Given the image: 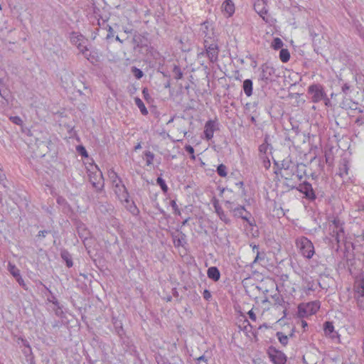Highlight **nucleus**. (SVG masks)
I'll list each match as a JSON object with an SVG mask.
<instances>
[{
	"label": "nucleus",
	"instance_id": "nucleus-1",
	"mask_svg": "<svg viewBox=\"0 0 364 364\" xmlns=\"http://www.w3.org/2000/svg\"><path fill=\"white\" fill-rule=\"evenodd\" d=\"M229 185L231 186L229 191L234 192L237 198H242L245 196L242 176L240 172L231 173L229 176Z\"/></svg>",
	"mask_w": 364,
	"mask_h": 364
},
{
	"label": "nucleus",
	"instance_id": "nucleus-2",
	"mask_svg": "<svg viewBox=\"0 0 364 364\" xmlns=\"http://www.w3.org/2000/svg\"><path fill=\"white\" fill-rule=\"evenodd\" d=\"M343 225L344 223L341 221L338 217L333 218V219L330 221V235L333 238H334L338 245H339L341 242H343L345 239Z\"/></svg>",
	"mask_w": 364,
	"mask_h": 364
},
{
	"label": "nucleus",
	"instance_id": "nucleus-3",
	"mask_svg": "<svg viewBox=\"0 0 364 364\" xmlns=\"http://www.w3.org/2000/svg\"><path fill=\"white\" fill-rule=\"evenodd\" d=\"M296 246L299 249L300 253L307 259H311L315 252L313 243L304 236L296 240Z\"/></svg>",
	"mask_w": 364,
	"mask_h": 364
},
{
	"label": "nucleus",
	"instance_id": "nucleus-4",
	"mask_svg": "<svg viewBox=\"0 0 364 364\" xmlns=\"http://www.w3.org/2000/svg\"><path fill=\"white\" fill-rule=\"evenodd\" d=\"M309 98L314 103H318L322 101L326 95L322 85L316 83L309 86L307 90Z\"/></svg>",
	"mask_w": 364,
	"mask_h": 364
},
{
	"label": "nucleus",
	"instance_id": "nucleus-5",
	"mask_svg": "<svg viewBox=\"0 0 364 364\" xmlns=\"http://www.w3.org/2000/svg\"><path fill=\"white\" fill-rule=\"evenodd\" d=\"M70 41L73 44L77 46L80 51L87 60H90V55L87 54L88 49L86 46L87 39L82 35L73 33L70 37Z\"/></svg>",
	"mask_w": 364,
	"mask_h": 364
},
{
	"label": "nucleus",
	"instance_id": "nucleus-6",
	"mask_svg": "<svg viewBox=\"0 0 364 364\" xmlns=\"http://www.w3.org/2000/svg\"><path fill=\"white\" fill-rule=\"evenodd\" d=\"M267 353L269 358L274 364H286L287 355L281 350L271 346L268 348Z\"/></svg>",
	"mask_w": 364,
	"mask_h": 364
},
{
	"label": "nucleus",
	"instance_id": "nucleus-7",
	"mask_svg": "<svg viewBox=\"0 0 364 364\" xmlns=\"http://www.w3.org/2000/svg\"><path fill=\"white\" fill-rule=\"evenodd\" d=\"M320 309V302L318 301H311L306 304L299 305L298 309L301 316L313 315Z\"/></svg>",
	"mask_w": 364,
	"mask_h": 364
},
{
	"label": "nucleus",
	"instance_id": "nucleus-8",
	"mask_svg": "<svg viewBox=\"0 0 364 364\" xmlns=\"http://www.w3.org/2000/svg\"><path fill=\"white\" fill-rule=\"evenodd\" d=\"M233 215L235 218H240L242 220L247 222L248 225L252 228V230L253 231V227L255 225V221L254 219L251 220L252 215L250 212H248L244 206L240 205L238 207L235 208L232 210Z\"/></svg>",
	"mask_w": 364,
	"mask_h": 364
},
{
	"label": "nucleus",
	"instance_id": "nucleus-9",
	"mask_svg": "<svg viewBox=\"0 0 364 364\" xmlns=\"http://www.w3.org/2000/svg\"><path fill=\"white\" fill-rule=\"evenodd\" d=\"M261 70L262 71L259 77V80L262 82V87H264L269 81H271L270 77L274 75L275 70L273 67L266 63L262 65Z\"/></svg>",
	"mask_w": 364,
	"mask_h": 364
},
{
	"label": "nucleus",
	"instance_id": "nucleus-10",
	"mask_svg": "<svg viewBox=\"0 0 364 364\" xmlns=\"http://www.w3.org/2000/svg\"><path fill=\"white\" fill-rule=\"evenodd\" d=\"M218 129V123L215 119L208 120L204 127V134L207 140L213 137L214 132Z\"/></svg>",
	"mask_w": 364,
	"mask_h": 364
},
{
	"label": "nucleus",
	"instance_id": "nucleus-11",
	"mask_svg": "<svg viewBox=\"0 0 364 364\" xmlns=\"http://www.w3.org/2000/svg\"><path fill=\"white\" fill-rule=\"evenodd\" d=\"M298 190L305 196L306 198L310 200H314L316 198L312 186L309 182L305 181L300 184Z\"/></svg>",
	"mask_w": 364,
	"mask_h": 364
},
{
	"label": "nucleus",
	"instance_id": "nucleus-12",
	"mask_svg": "<svg viewBox=\"0 0 364 364\" xmlns=\"http://www.w3.org/2000/svg\"><path fill=\"white\" fill-rule=\"evenodd\" d=\"M300 167H302L303 168H305V165H304L302 164H296V166H295L294 168H291V169L290 171L284 170V171H279V172H278L277 171H275L274 173L276 174H280L281 176L283 178H284L286 181H291L293 179V176L296 173V171H298V169Z\"/></svg>",
	"mask_w": 364,
	"mask_h": 364
},
{
	"label": "nucleus",
	"instance_id": "nucleus-13",
	"mask_svg": "<svg viewBox=\"0 0 364 364\" xmlns=\"http://www.w3.org/2000/svg\"><path fill=\"white\" fill-rule=\"evenodd\" d=\"M267 0H257L254 4V9H255V11L264 20H265V16H264L267 14Z\"/></svg>",
	"mask_w": 364,
	"mask_h": 364
},
{
	"label": "nucleus",
	"instance_id": "nucleus-14",
	"mask_svg": "<svg viewBox=\"0 0 364 364\" xmlns=\"http://www.w3.org/2000/svg\"><path fill=\"white\" fill-rule=\"evenodd\" d=\"M356 299L358 306L360 309H364V280H362L358 284L356 291Z\"/></svg>",
	"mask_w": 364,
	"mask_h": 364
},
{
	"label": "nucleus",
	"instance_id": "nucleus-15",
	"mask_svg": "<svg viewBox=\"0 0 364 364\" xmlns=\"http://www.w3.org/2000/svg\"><path fill=\"white\" fill-rule=\"evenodd\" d=\"M323 331L326 336H329L332 339L339 337L338 333L334 330L333 323L331 321H326L323 323Z\"/></svg>",
	"mask_w": 364,
	"mask_h": 364
},
{
	"label": "nucleus",
	"instance_id": "nucleus-16",
	"mask_svg": "<svg viewBox=\"0 0 364 364\" xmlns=\"http://www.w3.org/2000/svg\"><path fill=\"white\" fill-rule=\"evenodd\" d=\"M274 165L278 167L277 171H284V170L290 171L291 168L296 166V164L292 163L291 161L283 160L282 164L279 165L278 162L274 161Z\"/></svg>",
	"mask_w": 364,
	"mask_h": 364
},
{
	"label": "nucleus",
	"instance_id": "nucleus-17",
	"mask_svg": "<svg viewBox=\"0 0 364 364\" xmlns=\"http://www.w3.org/2000/svg\"><path fill=\"white\" fill-rule=\"evenodd\" d=\"M342 107L346 109H349L351 110H357L358 109L359 112H363V110L358 108V104L355 102L352 101L351 100H344L342 102Z\"/></svg>",
	"mask_w": 364,
	"mask_h": 364
},
{
	"label": "nucleus",
	"instance_id": "nucleus-18",
	"mask_svg": "<svg viewBox=\"0 0 364 364\" xmlns=\"http://www.w3.org/2000/svg\"><path fill=\"white\" fill-rule=\"evenodd\" d=\"M242 89L245 94L250 97L252 95V81L250 79H246L242 84Z\"/></svg>",
	"mask_w": 364,
	"mask_h": 364
},
{
	"label": "nucleus",
	"instance_id": "nucleus-19",
	"mask_svg": "<svg viewBox=\"0 0 364 364\" xmlns=\"http://www.w3.org/2000/svg\"><path fill=\"white\" fill-rule=\"evenodd\" d=\"M207 274L210 279L214 281H218L220 279L219 270L215 267L208 268Z\"/></svg>",
	"mask_w": 364,
	"mask_h": 364
},
{
	"label": "nucleus",
	"instance_id": "nucleus-20",
	"mask_svg": "<svg viewBox=\"0 0 364 364\" xmlns=\"http://www.w3.org/2000/svg\"><path fill=\"white\" fill-rule=\"evenodd\" d=\"M90 180L95 188H99L102 184V175L98 172L95 176H90Z\"/></svg>",
	"mask_w": 364,
	"mask_h": 364
},
{
	"label": "nucleus",
	"instance_id": "nucleus-21",
	"mask_svg": "<svg viewBox=\"0 0 364 364\" xmlns=\"http://www.w3.org/2000/svg\"><path fill=\"white\" fill-rule=\"evenodd\" d=\"M127 193L125 192V201L127 203V210L132 213L133 215H137L139 213V210L138 208L135 205V204L133 202H131L129 200L128 198H127Z\"/></svg>",
	"mask_w": 364,
	"mask_h": 364
},
{
	"label": "nucleus",
	"instance_id": "nucleus-22",
	"mask_svg": "<svg viewBox=\"0 0 364 364\" xmlns=\"http://www.w3.org/2000/svg\"><path fill=\"white\" fill-rule=\"evenodd\" d=\"M134 102H135L136 105L139 109L141 113L144 116L147 115L149 112H148V110H147L144 103L142 102V100L139 97H136L134 99Z\"/></svg>",
	"mask_w": 364,
	"mask_h": 364
},
{
	"label": "nucleus",
	"instance_id": "nucleus-23",
	"mask_svg": "<svg viewBox=\"0 0 364 364\" xmlns=\"http://www.w3.org/2000/svg\"><path fill=\"white\" fill-rule=\"evenodd\" d=\"M279 58L282 62L287 63L289 60L290 53L288 49L282 48L279 52Z\"/></svg>",
	"mask_w": 364,
	"mask_h": 364
},
{
	"label": "nucleus",
	"instance_id": "nucleus-24",
	"mask_svg": "<svg viewBox=\"0 0 364 364\" xmlns=\"http://www.w3.org/2000/svg\"><path fill=\"white\" fill-rule=\"evenodd\" d=\"M276 336L279 341V343L283 346H286L289 342V338L287 336L284 335L282 332H277Z\"/></svg>",
	"mask_w": 364,
	"mask_h": 364
},
{
	"label": "nucleus",
	"instance_id": "nucleus-25",
	"mask_svg": "<svg viewBox=\"0 0 364 364\" xmlns=\"http://www.w3.org/2000/svg\"><path fill=\"white\" fill-rule=\"evenodd\" d=\"M207 54L210 58L211 61H215L218 58V50L217 48L209 47L207 50Z\"/></svg>",
	"mask_w": 364,
	"mask_h": 364
},
{
	"label": "nucleus",
	"instance_id": "nucleus-26",
	"mask_svg": "<svg viewBox=\"0 0 364 364\" xmlns=\"http://www.w3.org/2000/svg\"><path fill=\"white\" fill-rule=\"evenodd\" d=\"M268 140H269V136L268 135H266L265 137H264V143H262L261 145H259V151L260 153H262V154H266L269 146V144L268 143Z\"/></svg>",
	"mask_w": 364,
	"mask_h": 364
},
{
	"label": "nucleus",
	"instance_id": "nucleus-27",
	"mask_svg": "<svg viewBox=\"0 0 364 364\" xmlns=\"http://www.w3.org/2000/svg\"><path fill=\"white\" fill-rule=\"evenodd\" d=\"M145 161L147 166H150L153 164L154 159V155L149 151H145L144 153Z\"/></svg>",
	"mask_w": 364,
	"mask_h": 364
},
{
	"label": "nucleus",
	"instance_id": "nucleus-28",
	"mask_svg": "<svg viewBox=\"0 0 364 364\" xmlns=\"http://www.w3.org/2000/svg\"><path fill=\"white\" fill-rule=\"evenodd\" d=\"M282 46H283V42L279 38H274V40L272 43V47L274 50L282 49Z\"/></svg>",
	"mask_w": 364,
	"mask_h": 364
},
{
	"label": "nucleus",
	"instance_id": "nucleus-29",
	"mask_svg": "<svg viewBox=\"0 0 364 364\" xmlns=\"http://www.w3.org/2000/svg\"><path fill=\"white\" fill-rule=\"evenodd\" d=\"M156 183L158 185L160 186V187L162 189L164 193H167L168 188L167 185L166 184L165 181L162 178L158 177V178L156 180Z\"/></svg>",
	"mask_w": 364,
	"mask_h": 364
},
{
	"label": "nucleus",
	"instance_id": "nucleus-30",
	"mask_svg": "<svg viewBox=\"0 0 364 364\" xmlns=\"http://www.w3.org/2000/svg\"><path fill=\"white\" fill-rule=\"evenodd\" d=\"M217 172L220 176H225L227 175L226 166L223 164H220L218 168Z\"/></svg>",
	"mask_w": 364,
	"mask_h": 364
},
{
	"label": "nucleus",
	"instance_id": "nucleus-31",
	"mask_svg": "<svg viewBox=\"0 0 364 364\" xmlns=\"http://www.w3.org/2000/svg\"><path fill=\"white\" fill-rule=\"evenodd\" d=\"M9 271L14 277H18L20 274L18 269L14 265L9 264Z\"/></svg>",
	"mask_w": 364,
	"mask_h": 364
},
{
	"label": "nucleus",
	"instance_id": "nucleus-32",
	"mask_svg": "<svg viewBox=\"0 0 364 364\" xmlns=\"http://www.w3.org/2000/svg\"><path fill=\"white\" fill-rule=\"evenodd\" d=\"M132 73L137 79H140L143 76V72L137 68H132Z\"/></svg>",
	"mask_w": 364,
	"mask_h": 364
},
{
	"label": "nucleus",
	"instance_id": "nucleus-33",
	"mask_svg": "<svg viewBox=\"0 0 364 364\" xmlns=\"http://www.w3.org/2000/svg\"><path fill=\"white\" fill-rule=\"evenodd\" d=\"M341 90L345 95H348L351 91V86L348 83H344L341 86Z\"/></svg>",
	"mask_w": 364,
	"mask_h": 364
},
{
	"label": "nucleus",
	"instance_id": "nucleus-34",
	"mask_svg": "<svg viewBox=\"0 0 364 364\" xmlns=\"http://www.w3.org/2000/svg\"><path fill=\"white\" fill-rule=\"evenodd\" d=\"M185 149L188 153H189L191 155V159L193 160H195L196 156L194 155V149L190 145H186L185 146Z\"/></svg>",
	"mask_w": 364,
	"mask_h": 364
},
{
	"label": "nucleus",
	"instance_id": "nucleus-35",
	"mask_svg": "<svg viewBox=\"0 0 364 364\" xmlns=\"http://www.w3.org/2000/svg\"><path fill=\"white\" fill-rule=\"evenodd\" d=\"M77 150L78 151V152L84 157H87L88 156V154H87V152L85 149V148L82 146H78L77 147Z\"/></svg>",
	"mask_w": 364,
	"mask_h": 364
},
{
	"label": "nucleus",
	"instance_id": "nucleus-36",
	"mask_svg": "<svg viewBox=\"0 0 364 364\" xmlns=\"http://www.w3.org/2000/svg\"><path fill=\"white\" fill-rule=\"evenodd\" d=\"M235 13V3L229 0V17Z\"/></svg>",
	"mask_w": 364,
	"mask_h": 364
},
{
	"label": "nucleus",
	"instance_id": "nucleus-37",
	"mask_svg": "<svg viewBox=\"0 0 364 364\" xmlns=\"http://www.w3.org/2000/svg\"><path fill=\"white\" fill-rule=\"evenodd\" d=\"M171 205L173 210H174L175 213H176V214H179L180 213V210L178 209V205H177V203H176V202L175 200H171Z\"/></svg>",
	"mask_w": 364,
	"mask_h": 364
},
{
	"label": "nucleus",
	"instance_id": "nucleus-38",
	"mask_svg": "<svg viewBox=\"0 0 364 364\" xmlns=\"http://www.w3.org/2000/svg\"><path fill=\"white\" fill-rule=\"evenodd\" d=\"M340 171H339V176L341 177H343V175H347L348 174V168L346 166V165H343L342 168H340Z\"/></svg>",
	"mask_w": 364,
	"mask_h": 364
},
{
	"label": "nucleus",
	"instance_id": "nucleus-39",
	"mask_svg": "<svg viewBox=\"0 0 364 364\" xmlns=\"http://www.w3.org/2000/svg\"><path fill=\"white\" fill-rule=\"evenodd\" d=\"M142 95H143L144 100H146L147 102H149V100L150 99V95L149 93V90L146 87H145L142 90Z\"/></svg>",
	"mask_w": 364,
	"mask_h": 364
},
{
	"label": "nucleus",
	"instance_id": "nucleus-40",
	"mask_svg": "<svg viewBox=\"0 0 364 364\" xmlns=\"http://www.w3.org/2000/svg\"><path fill=\"white\" fill-rule=\"evenodd\" d=\"M325 160L326 164H331L332 163V158L330 153L325 152Z\"/></svg>",
	"mask_w": 364,
	"mask_h": 364
},
{
	"label": "nucleus",
	"instance_id": "nucleus-41",
	"mask_svg": "<svg viewBox=\"0 0 364 364\" xmlns=\"http://www.w3.org/2000/svg\"><path fill=\"white\" fill-rule=\"evenodd\" d=\"M322 101L324 102V105L326 107H330L331 105V102L330 99L328 97L327 95H325V97L322 99Z\"/></svg>",
	"mask_w": 364,
	"mask_h": 364
},
{
	"label": "nucleus",
	"instance_id": "nucleus-42",
	"mask_svg": "<svg viewBox=\"0 0 364 364\" xmlns=\"http://www.w3.org/2000/svg\"><path fill=\"white\" fill-rule=\"evenodd\" d=\"M11 119L13 121V122H14L16 124H21L22 123L21 119L18 117H11Z\"/></svg>",
	"mask_w": 364,
	"mask_h": 364
},
{
	"label": "nucleus",
	"instance_id": "nucleus-43",
	"mask_svg": "<svg viewBox=\"0 0 364 364\" xmlns=\"http://www.w3.org/2000/svg\"><path fill=\"white\" fill-rule=\"evenodd\" d=\"M301 167H300L298 171H296V173L294 176H296L299 181H301L303 178V175L301 173V170L300 169Z\"/></svg>",
	"mask_w": 364,
	"mask_h": 364
},
{
	"label": "nucleus",
	"instance_id": "nucleus-44",
	"mask_svg": "<svg viewBox=\"0 0 364 364\" xmlns=\"http://www.w3.org/2000/svg\"><path fill=\"white\" fill-rule=\"evenodd\" d=\"M355 124L359 127H364V118H358L355 120Z\"/></svg>",
	"mask_w": 364,
	"mask_h": 364
},
{
	"label": "nucleus",
	"instance_id": "nucleus-45",
	"mask_svg": "<svg viewBox=\"0 0 364 364\" xmlns=\"http://www.w3.org/2000/svg\"><path fill=\"white\" fill-rule=\"evenodd\" d=\"M203 297H204L205 299L209 300L210 298L211 297L210 292L208 290H205L203 291Z\"/></svg>",
	"mask_w": 364,
	"mask_h": 364
},
{
	"label": "nucleus",
	"instance_id": "nucleus-46",
	"mask_svg": "<svg viewBox=\"0 0 364 364\" xmlns=\"http://www.w3.org/2000/svg\"><path fill=\"white\" fill-rule=\"evenodd\" d=\"M6 180L5 175L3 171L0 168V183H4Z\"/></svg>",
	"mask_w": 364,
	"mask_h": 364
},
{
	"label": "nucleus",
	"instance_id": "nucleus-47",
	"mask_svg": "<svg viewBox=\"0 0 364 364\" xmlns=\"http://www.w3.org/2000/svg\"><path fill=\"white\" fill-rule=\"evenodd\" d=\"M248 315H249V317H250L252 321H256V315H255V314L252 311V310L249 311V312H248Z\"/></svg>",
	"mask_w": 364,
	"mask_h": 364
},
{
	"label": "nucleus",
	"instance_id": "nucleus-48",
	"mask_svg": "<svg viewBox=\"0 0 364 364\" xmlns=\"http://www.w3.org/2000/svg\"><path fill=\"white\" fill-rule=\"evenodd\" d=\"M16 279L20 285L23 286V287H25L23 279L21 278L20 275L18 277H16Z\"/></svg>",
	"mask_w": 364,
	"mask_h": 364
},
{
	"label": "nucleus",
	"instance_id": "nucleus-49",
	"mask_svg": "<svg viewBox=\"0 0 364 364\" xmlns=\"http://www.w3.org/2000/svg\"><path fill=\"white\" fill-rule=\"evenodd\" d=\"M264 166L266 168H269L270 166V161L267 159L266 160H264Z\"/></svg>",
	"mask_w": 364,
	"mask_h": 364
},
{
	"label": "nucleus",
	"instance_id": "nucleus-50",
	"mask_svg": "<svg viewBox=\"0 0 364 364\" xmlns=\"http://www.w3.org/2000/svg\"><path fill=\"white\" fill-rule=\"evenodd\" d=\"M66 264L68 267H71L73 266V262L70 259L65 258Z\"/></svg>",
	"mask_w": 364,
	"mask_h": 364
},
{
	"label": "nucleus",
	"instance_id": "nucleus-51",
	"mask_svg": "<svg viewBox=\"0 0 364 364\" xmlns=\"http://www.w3.org/2000/svg\"><path fill=\"white\" fill-rule=\"evenodd\" d=\"M222 7L224 10H227L228 9V1H225L223 3V5H222Z\"/></svg>",
	"mask_w": 364,
	"mask_h": 364
},
{
	"label": "nucleus",
	"instance_id": "nucleus-52",
	"mask_svg": "<svg viewBox=\"0 0 364 364\" xmlns=\"http://www.w3.org/2000/svg\"><path fill=\"white\" fill-rule=\"evenodd\" d=\"M258 249H259V248H258V245H254L252 246V250H253V251H254V252H255V250H257V257H256V258H257V257H258V255H259V251H258Z\"/></svg>",
	"mask_w": 364,
	"mask_h": 364
},
{
	"label": "nucleus",
	"instance_id": "nucleus-53",
	"mask_svg": "<svg viewBox=\"0 0 364 364\" xmlns=\"http://www.w3.org/2000/svg\"><path fill=\"white\" fill-rule=\"evenodd\" d=\"M301 326L304 328H305L307 326V323L306 321L302 320L301 321Z\"/></svg>",
	"mask_w": 364,
	"mask_h": 364
},
{
	"label": "nucleus",
	"instance_id": "nucleus-54",
	"mask_svg": "<svg viewBox=\"0 0 364 364\" xmlns=\"http://www.w3.org/2000/svg\"><path fill=\"white\" fill-rule=\"evenodd\" d=\"M310 34L313 38H314L316 36H317V34L312 31H310Z\"/></svg>",
	"mask_w": 364,
	"mask_h": 364
},
{
	"label": "nucleus",
	"instance_id": "nucleus-55",
	"mask_svg": "<svg viewBox=\"0 0 364 364\" xmlns=\"http://www.w3.org/2000/svg\"><path fill=\"white\" fill-rule=\"evenodd\" d=\"M252 235L254 237L258 236V230H256L254 232H252Z\"/></svg>",
	"mask_w": 364,
	"mask_h": 364
},
{
	"label": "nucleus",
	"instance_id": "nucleus-56",
	"mask_svg": "<svg viewBox=\"0 0 364 364\" xmlns=\"http://www.w3.org/2000/svg\"><path fill=\"white\" fill-rule=\"evenodd\" d=\"M45 233H46V231H41V232H39V235H42V236H45Z\"/></svg>",
	"mask_w": 364,
	"mask_h": 364
},
{
	"label": "nucleus",
	"instance_id": "nucleus-57",
	"mask_svg": "<svg viewBox=\"0 0 364 364\" xmlns=\"http://www.w3.org/2000/svg\"><path fill=\"white\" fill-rule=\"evenodd\" d=\"M141 148V144H138L136 146H135V150L136 149H139Z\"/></svg>",
	"mask_w": 364,
	"mask_h": 364
},
{
	"label": "nucleus",
	"instance_id": "nucleus-58",
	"mask_svg": "<svg viewBox=\"0 0 364 364\" xmlns=\"http://www.w3.org/2000/svg\"><path fill=\"white\" fill-rule=\"evenodd\" d=\"M243 318H245V320H244V323H247V325H250V324H249V321L246 319V318H245V316H243Z\"/></svg>",
	"mask_w": 364,
	"mask_h": 364
},
{
	"label": "nucleus",
	"instance_id": "nucleus-59",
	"mask_svg": "<svg viewBox=\"0 0 364 364\" xmlns=\"http://www.w3.org/2000/svg\"><path fill=\"white\" fill-rule=\"evenodd\" d=\"M287 185L288 186H291V188H294L296 187V186H295V185H293V184H292V185H290L289 183H287Z\"/></svg>",
	"mask_w": 364,
	"mask_h": 364
},
{
	"label": "nucleus",
	"instance_id": "nucleus-60",
	"mask_svg": "<svg viewBox=\"0 0 364 364\" xmlns=\"http://www.w3.org/2000/svg\"><path fill=\"white\" fill-rule=\"evenodd\" d=\"M239 306H235V309L236 311L240 312V311L238 309Z\"/></svg>",
	"mask_w": 364,
	"mask_h": 364
},
{
	"label": "nucleus",
	"instance_id": "nucleus-61",
	"mask_svg": "<svg viewBox=\"0 0 364 364\" xmlns=\"http://www.w3.org/2000/svg\"><path fill=\"white\" fill-rule=\"evenodd\" d=\"M203 359H204L203 356H201V357H200V358H198V360H203Z\"/></svg>",
	"mask_w": 364,
	"mask_h": 364
},
{
	"label": "nucleus",
	"instance_id": "nucleus-62",
	"mask_svg": "<svg viewBox=\"0 0 364 364\" xmlns=\"http://www.w3.org/2000/svg\"><path fill=\"white\" fill-rule=\"evenodd\" d=\"M173 119L172 118L171 119L169 120L168 123L173 122Z\"/></svg>",
	"mask_w": 364,
	"mask_h": 364
},
{
	"label": "nucleus",
	"instance_id": "nucleus-63",
	"mask_svg": "<svg viewBox=\"0 0 364 364\" xmlns=\"http://www.w3.org/2000/svg\"><path fill=\"white\" fill-rule=\"evenodd\" d=\"M363 94H364V88L363 89Z\"/></svg>",
	"mask_w": 364,
	"mask_h": 364
},
{
	"label": "nucleus",
	"instance_id": "nucleus-64",
	"mask_svg": "<svg viewBox=\"0 0 364 364\" xmlns=\"http://www.w3.org/2000/svg\"><path fill=\"white\" fill-rule=\"evenodd\" d=\"M0 10H1V6H0Z\"/></svg>",
	"mask_w": 364,
	"mask_h": 364
}]
</instances>
